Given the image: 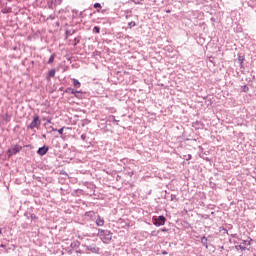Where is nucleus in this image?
Listing matches in <instances>:
<instances>
[{"label":"nucleus","mask_w":256,"mask_h":256,"mask_svg":"<svg viewBox=\"0 0 256 256\" xmlns=\"http://www.w3.org/2000/svg\"><path fill=\"white\" fill-rule=\"evenodd\" d=\"M53 61H55V55L50 56L48 63H53Z\"/></svg>","instance_id":"f8f14e48"},{"label":"nucleus","mask_w":256,"mask_h":256,"mask_svg":"<svg viewBox=\"0 0 256 256\" xmlns=\"http://www.w3.org/2000/svg\"><path fill=\"white\" fill-rule=\"evenodd\" d=\"M96 225L98 227H103V225H105V220L101 216H97Z\"/></svg>","instance_id":"0eeeda50"},{"label":"nucleus","mask_w":256,"mask_h":256,"mask_svg":"<svg viewBox=\"0 0 256 256\" xmlns=\"http://www.w3.org/2000/svg\"><path fill=\"white\" fill-rule=\"evenodd\" d=\"M65 130V127H62V128H60L59 130H58V133L60 134V135H63V131Z\"/></svg>","instance_id":"dca6fc26"},{"label":"nucleus","mask_w":256,"mask_h":256,"mask_svg":"<svg viewBox=\"0 0 256 256\" xmlns=\"http://www.w3.org/2000/svg\"><path fill=\"white\" fill-rule=\"evenodd\" d=\"M73 85H74V87H81V82L76 80V79H74L73 80Z\"/></svg>","instance_id":"1a4fd4ad"},{"label":"nucleus","mask_w":256,"mask_h":256,"mask_svg":"<svg viewBox=\"0 0 256 256\" xmlns=\"http://www.w3.org/2000/svg\"><path fill=\"white\" fill-rule=\"evenodd\" d=\"M201 243L204 245V247H206V249L209 247V246L207 245V237L203 236V237L201 238Z\"/></svg>","instance_id":"6e6552de"},{"label":"nucleus","mask_w":256,"mask_h":256,"mask_svg":"<svg viewBox=\"0 0 256 256\" xmlns=\"http://www.w3.org/2000/svg\"><path fill=\"white\" fill-rule=\"evenodd\" d=\"M49 77H55V70H50L48 73Z\"/></svg>","instance_id":"9b49d317"},{"label":"nucleus","mask_w":256,"mask_h":256,"mask_svg":"<svg viewBox=\"0 0 256 256\" xmlns=\"http://www.w3.org/2000/svg\"><path fill=\"white\" fill-rule=\"evenodd\" d=\"M87 251H91V253H99V247L97 245H90L86 247Z\"/></svg>","instance_id":"39448f33"},{"label":"nucleus","mask_w":256,"mask_h":256,"mask_svg":"<svg viewBox=\"0 0 256 256\" xmlns=\"http://www.w3.org/2000/svg\"><path fill=\"white\" fill-rule=\"evenodd\" d=\"M99 31H100V28H99V27L95 26V27L93 28V32H94V33H99Z\"/></svg>","instance_id":"2eb2a0df"},{"label":"nucleus","mask_w":256,"mask_h":256,"mask_svg":"<svg viewBox=\"0 0 256 256\" xmlns=\"http://www.w3.org/2000/svg\"><path fill=\"white\" fill-rule=\"evenodd\" d=\"M21 149H23V147H21L19 144L12 146L8 150V157H12V155H17V153H19V151H21Z\"/></svg>","instance_id":"7ed1b4c3"},{"label":"nucleus","mask_w":256,"mask_h":256,"mask_svg":"<svg viewBox=\"0 0 256 256\" xmlns=\"http://www.w3.org/2000/svg\"><path fill=\"white\" fill-rule=\"evenodd\" d=\"M47 151H49V148L43 146L38 149L37 153L43 157V155H46Z\"/></svg>","instance_id":"423d86ee"},{"label":"nucleus","mask_w":256,"mask_h":256,"mask_svg":"<svg viewBox=\"0 0 256 256\" xmlns=\"http://www.w3.org/2000/svg\"><path fill=\"white\" fill-rule=\"evenodd\" d=\"M67 93H72V95H77V93H80L79 91H73V89L69 88L67 90Z\"/></svg>","instance_id":"9d476101"},{"label":"nucleus","mask_w":256,"mask_h":256,"mask_svg":"<svg viewBox=\"0 0 256 256\" xmlns=\"http://www.w3.org/2000/svg\"><path fill=\"white\" fill-rule=\"evenodd\" d=\"M154 225H156V227H161L163 225H165V221H167V219L165 218V216H159L158 218L154 219Z\"/></svg>","instance_id":"20e7f679"},{"label":"nucleus","mask_w":256,"mask_h":256,"mask_svg":"<svg viewBox=\"0 0 256 256\" xmlns=\"http://www.w3.org/2000/svg\"><path fill=\"white\" fill-rule=\"evenodd\" d=\"M137 24L135 23V22H129L128 23V26L130 27V29L132 28V27H135Z\"/></svg>","instance_id":"ddd939ff"},{"label":"nucleus","mask_w":256,"mask_h":256,"mask_svg":"<svg viewBox=\"0 0 256 256\" xmlns=\"http://www.w3.org/2000/svg\"><path fill=\"white\" fill-rule=\"evenodd\" d=\"M98 237L101 239L103 243H110L111 239H113V233L109 230H98Z\"/></svg>","instance_id":"f257e3e1"},{"label":"nucleus","mask_w":256,"mask_h":256,"mask_svg":"<svg viewBox=\"0 0 256 256\" xmlns=\"http://www.w3.org/2000/svg\"><path fill=\"white\" fill-rule=\"evenodd\" d=\"M161 231H162L163 233H165V232H167V229H161Z\"/></svg>","instance_id":"f3484780"},{"label":"nucleus","mask_w":256,"mask_h":256,"mask_svg":"<svg viewBox=\"0 0 256 256\" xmlns=\"http://www.w3.org/2000/svg\"><path fill=\"white\" fill-rule=\"evenodd\" d=\"M249 88H247V86H244V91H247Z\"/></svg>","instance_id":"a211bd4d"},{"label":"nucleus","mask_w":256,"mask_h":256,"mask_svg":"<svg viewBox=\"0 0 256 256\" xmlns=\"http://www.w3.org/2000/svg\"><path fill=\"white\" fill-rule=\"evenodd\" d=\"M94 9H101V4L95 3L94 4Z\"/></svg>","instance_id":"4468645a"},{"label":"nucleus","mask_w":256,"mask_h":256,"mask_svg":"<svg viewBox=\"0 0 256 256\" xmlns=\"http://www.w3.org/2000/svg\"><path fill=\"white\" fill-rule=\"evenodd\" d=\"M41 127V120L39 116H34L33 121L28 126V129H39Z\"/></svg>","instance_id":"f03ea898"}]
</instances>
